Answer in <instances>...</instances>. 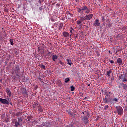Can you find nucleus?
Instances as JSON below:
<instances>
[{"mask_svg": "<svg viewBox=\"0 0 127 127\" xmlns=\"http://www.w3.org/2000/svg\"><path fill=\"white\" fill-rule=\"evenodd\" d=\"M110 94H111V92L107 90H105L104 96L105 98H103L104 104H106V103H110V102L112 101V98L110 97Z\"/></svg>", "mask_w": 127, "mask_h": 127, "instance_id": "nucleus-1", "label": "nucleus"}, {"mask_svg": "<svg viewBox=\"0 0 127 127\" xmlns=\"http://www.w3.org/2000/svg\"><path fill=\"white\" fill-rule=\"evenodd\" d=\"M13 72L15 73L18 80H20V76H19V74H20V68L19 67V65H15V68L13 69Z\"/></svg>", "mask_w": 127, "mask_h": 127, "instance_id": "nucleus-2", "label": "nucleus"}, {"mask_svg": "<svg viewBox=\"0 0 127 127\" xmlns=\"http://www.w3.org/2000/svg\"><path fill=\"white\" fill-rule=\"evenodd\" d=\"M85 11V13H86V14H88V13H90V9L88 8V7L87 6H84L82 8H77V12L79 13H83Z\"/></svg>", "mask_w": 127, "mask_h": 127, "instance_id": "nucleus-3", "label": "nucleus"}, {"mask_svg": "<svg viewBox=\"0 0 127 127\" xmlns=\"http://www.w3.org/2000/svg\"><path fill=\"white\" fill-rule=\"evenodd\" d=\"M116 112H117L118 114L120 116H122L124 114V110H123V107L120 106H116Z\"/></svg>", "mask_w": 127, "mask_h": 127, "instance_id": "nucleus-4", "label": "nucleus"}, {"mask_svg": "<svg viewBox=\"0 0 127 127\" xmlns=\"http://www.w3.org/2000/svg\"><path fill=\"white\" fill-rule=\"evenodd\" d=\"M2 31H1L0 32V37L1 38H0V39H2L3 38H4V39H6L7 37V35H6V32L5 31V30L3 29V28H2Z\"/></svg>", "mask_w": 127, "mask_h": 127, "instance_id": "nucleus-5", "label": "nucleus"}, {"mask_svg": "<svg viewBox=\"0 0 127 127\" xmlns=\"http://www.w3.org/2000/svg\"><path fill=\"white\" fill-rule=\"evenodd\" d=\"M119 79L122 80V83H127V74H122L119 76Z\"/></svg>", "mask_w": 127, "mask_h": 127, "instance_id": "nucleus-6", "label": "nucleus"}, {"mask_svg": "<svg viewBox=\"0 0 127 127\" xmlns=\"http://www.w3.org/2000/svg\"><path fill=\"white\" fill-rule=\"evenodd\" d=\"M89 117H90V114H88L87 116H85L82 118L83 121L84 122V124H85L86 125H87V124L89 123V119H89Z\"/></svg>", "mask_w": 127, "mask_h": 127, "instance_id": "nucleus-7", "label": "nucleus"}, {"mask_svg": "<svg viewBox=\"0 0 127 127\" xmlns=\"http://www.w3.org/2000/svg\"><path fill=\"white\" fill-rule=\"evenodd\" d=\"M0 103H1L2 104H3L4 105H5V104L9 105V102L8 101V100L5 99L0 98Z\"/></svg>", "mask_w": 127, "mask_h": 127, "instance_id": "nucleus-8", "label": "nucleus"}, {"mask_svg": "<svg viewBox=\"0 0 127 127\" xmlns=\"http://www.w3.org/2000/svg\"><path fill=\"white\" fill-rule=\"evenodd\" d=\"M12 122L13 124H14L15 127H18L19 126V125H20V124H19V122H18L17 121V120H16L15 119H12Z\"/></svg>", "mask_w": 127, "mask_h": 127, "instance_id": "nucleus-9", "label": "nucleus"}, {"mask_svg": "<svg viewBox=\"0 0 127 127\" xmlns=\"http://www.w3.org/2000/svg\"><path fill=\"white\" fill-rule=\"evenodd\" d=\"M86 20H90L93 18V14H89L88 15L85 16Z\"/></svg>", "mask_w": 127, "mask_h": 127, "instance_id": "nucleus-10", "label": "nucleus"}, {"mask_svg": "<svg viewBox=\"0 0 127 127\" xmlns=\"http://www.w3.org/2000/svg\"><path fill=\"white\" fill-rule=\"evenodd\" d=\"M120 85L121 86H122L123 90H126L127 89V84L124 83V82L121 83Z\"/></svg>", "mask_w": 127, "mask_h": 127, "instance_id": "nucleus-11", "label": "nucleus"}, {"mask_svg": "<svg viewBox=\"0 0 127 127\" xmlns=\"http://www.w3.org/2000/svg\"><path fill=\"white\" fill-rule=\"evenodd\" d=\"M94 26H100V21L99 20L96 19L93 23Z\"/></svg>", "mask_w": 127, "mask_h": 127, "instance_id": "nucleus-12", "label": "nucleus"}, {"mask_svg": "<svg viewBox=\"0 0 127 127\" xmlns=\"http://www.w3.org/2000/svg\"><path fill=\"white\" fill-rule=\"evenodd\" d=\"M63 35L65 38L70 37V34L66 31L64 32Z\"/></svg>", "mask_w": 127, "mask_h": 127, "instance_id": "nucleus-13", "label": "nucleus"}, {"mask_svg": "<svg viewBox=\"0 0 127 127\" xmlns=\"http://www.w3.org/2000/svg\"><path fill=\"white\" fill-rule=\"evenodd\" d=\"M6 92L9 97H11V91H10V89H9V88H7L6 89Z\"/></svg>", "mask_w": 127, "mask_h": 127, "instance_id": "nucleus-14", "label": "nucleus"}, {"mask_svg": "<svg viewBox=\"0 0 127 127\" xmlns=\"http://www.w3.org/2000/svg\"><path fill=\"white\" fill-rule=\"evenodd\" d=\"M38 111L39 112L40 114H42V113H43V108L39 105L38 108Z\"/></svg>", "mask_w": 127, "mask_h": 127, "instance_id": "nucleus-15", "label": "nucleus"}, {"mask_svg": "<svg viewBox=\"0 0 127 127\" xmlns=\"http://www.w3.org/2000/svg\"><path fill=\"white\" fill-rule=\"evenodd\" d=\"M42 125L43 127H51V124H50V123H43Z\"/></svg>", "mask_w": 127, "mask_h": 127, "instance_id": "nucleus-16", "label": "nucleus"}, {"mask_svg": "<svg viewBox=\"0 0 127 127\" xmlns=\"http://www.w3.org/2000/svg\"><path fill=\"white\" fill-rule=\"evenodd\" d=\"M122 62L123 61L122 60V59H121L120 58L117 59V63L118 64H119V65H122Z\"/></svg>", "mask_w": 127, "mask_h": 127, "instance_id": "nucleus-17", "label": "nucleus"}, {"mask_svg": "<svg viewBox=\"0 0 127 127\" xmlns=\"http://www.w3.org/2000/svg\"><path fill=\"white\" fill-rule=\"evenodd\" d=\"M66 61L67 62L68 65H69V66H72V61H71V59H67Z\"/></svg>", "mask_w": 127, "mask_h": 127, "instance_id": "nucleus-18", "label": "nucleus"}, {"mask_svg": "<svg viewBox=\"0 0 127 127\" xmlns=\"http://www.w3.org/2000/svg\"><path fill=\"white\" fill-rule=\"evenodd\" d=\"M52 58L53 61H56V59H57V58H58V56H57V55H54L52 56Z\"/></svg>", "mask_w": 127, "mask_h": 127, "instance_id": "nucleus-19", "label": "nucleus"}, {"mask_svg": "<svg viewBox=\"0 0 127 127\" xmlns=\"http://www.w3.org/2000/svg\"><path fill=\"white\" fill-rule=\"evenodd\" d=\"M58 27H59L58 28L59 30H60L61 29H62V27H63V23H61L59 24Z\"/></svg>", "mask_w": 127, "mask_h": 127, "instance_id": "nucleus-20", "label": "nucleus"}, {"mask_svg": "<svg viewBox=\"0 0 127 127\" xmlns=\"http://www.w3.org/2000/svg\"><path fill=\"white\" fill-rule=\"evenodd\" d=\"M111 73H113V71H112V70H110L109 71H107L106 72V74H107L108 77H111Z\"/></svg>", "mask_w": 127, "mask_h": 127, "instance_id": "nucleus-21", "label": "nucleus"}, {"mask_svg": "<svg viewBox=\"0 0 127 127\" xmlns=\"http://www.w3.org/2000/svg\"><path fill=\"white\" fill-rule=\"evenodd\" d=\"M16 117H21L22 116V112H17L16 114Z\"/></svg>", "mask_w": 127, "mask_h": 127, "instance_id": "nucleus-22", "label": "nucleus"}, {"mask_svg": "<svg viewBox=\"0 0 127 127\" xmlns=\"http://www.w3.org/2000/svg\"><path fill=\"white\" fill-rule=\"evenodd\" d=\"M58 64H60V65H61V66H64L65 65V64H64V63L62 62L61 61H60L58 62Z\"/></svg>", "mask_w": 127, "mask_h": 127, "instance_id": "nucleus-23", "label": "nucleus"}, {"mask_svg": "<svg viewBox=\"0 0 127 127\" xmlns=\"http://www.w3.org/2000/svg\"><path fill=\"white\" fill-rule=\"evenodd\" d=\"M33 118V117L30 116H28L27 117V119L28 120V121H31V120H32Z\"/></svg>", "mask_w": 127, "mask_h": 127, "instance_id": "nucleus-24", "label": "nucleus"}, {"mask_svg": "<svg viewBox=\"0 0 127 127\" xmlns=\"http://www.w3.org/2000/svg\"><path fill=\"white\" fill-rule=\"evenodd\" d=\"M64 82L65 83H69V82H70V78H69L68 77L65 78Z\"/></svg>", "mask_w": 127, "mask_h": 127, "instance_id": "nucleus-25", "label": "nucleus"}, {"mask_svg": "<svg viewBox=\"0 0 127 127\" xmlns=\"http://www.w3.org/2000/svg\"><path fill=\"white\" fill-rule=\"evenodd\" d=\"M80 20L83 22L84 20H86V16L82 17L80 18Z\"/></svg>", "mask_w": 127, "mask_h": 127, "instance_id": "nucleus-26", "label": "nucleus"}, {"mask_svg": "<svg viewBox=\"0 0 127 127\" xmlns=\"http://www.w3.org/2000/svg\"><path fill=\"white\" fill-rule=\"evenodd\" d=\"M10 43L11 45H13V44H14V43H13V39H10Z\"/></svg>", "mask_w": 127, "mask_h": 127, "instance_id": "nucleus-27", "label": "nucleus"}, {"mask_svg": "<svg viewBox=\"0 0 127 127\" xmlns=\"http://www.w3.org/2000/svg\"><path fill=\"white\" fill-rule=\"evenodd\" d=\"M70 89H71V91H72V92H73V91H74L75 90V87H74V86H71V87H70Z\"/></svg>", "mask_w": 127, "mask_h": 127, "instance_id": "nucleus-28", "label": "nucleus"}, {"mask_svg": "<svg viewBox=\"0 0 127 127\" xmlns=\"http://www.w3.org/2000/svg\"><path fill=\"white\" fill-rule=\"evenodd\" d=\"M29 124L30 127H32L33 125L34 126L35 125V124H33V122H30Z\"/></svg>", "mask_w": 127, "mask_h": 127, "instance_id": "nucleus-29", "label": "nucleus"}, {"mask_svg": "<svg viewBox=\"0 0 127 127\" xmlns=\"http://www.w3.org/2000/svg\"><path fill=\"white\" fill-rule=\"evenodd\" d=\"M82 22H83L80 19H79L78 21H77L78 25H80V24H81V23H82Z\"/></svg>", "mask_w": 127, "mask_h": 127, "instance_id": "nucleus-30", "label": "nucleus"}, {"mask_svg": "<svg viewBox=\"0 0 127 127\" xmlns=\"http://www.w3.org/2000/svg\"><path fill=\"white\" fill-rule=\"evenodd\" d=\"M14 51H15V54H16V55H17V54H18V53H19V51H18V50H17V49H15L14 50Z\"/></svg>", "mask_w": 127, "mask_h": 127, "instance_id": "nucleus-31", "label": "nucleus"}, {"mask_svg": "<svg viewBox=\"0 0 127 127\" xmlns=\"http://www.w3.org/2000/svg\"><path fill=\"white\" fill-rule=\"evenodd\" d=\"M33 107H37L38 106V103L37 102H34V103L33 104Z\"/></svg>", "mask_w": 127, "mask_h": 127, "instance_id": "nucleus-32", "label": "nucleus"}, {"mask_svg": "<svg viewBox=\"0 0 127 127\" xmlns=\"http://www.w3.org/2000/svg\"><path fill=\"white\" fill-rule=\"evenodd\" d=\"M41 68H42V69H43L44 70H45V66L43 64L41 65Z\"/></svg>", "mask_w": 127, "mask_h": 127, "instance_id": "nucleus-33", "label": "nucleus"}, {"mask_svg": "<svg viewBox=\"0 0 127 127\" xmlns=\"http://www.w3.org/2000/svg\"><path fill=\"white\" fill-rule=\"evenodd\" d=\"M113 102H115V103H117V102H118V98H114L113 99Z\"/></svg>", "mask_w": 127, "mask_h": 127, "instance_id": "nucleus-34", "label": "nucleus"}, {"mask_svg": "<svg viewBox=\"0 0 127 127\" xmlns=\"http://www.w3.org/2000/svg\"><path fill=\"white\" fill-rule=\"evenodd\" d=\"M104 110H108V109H109V106L108 105H106L105 106H104Z\"/></svg>", "mask_w": 127, "mask_h": 127, "instance_id": "nucleus-35", "label": "nucleus"}, {"mask_svg": "<svg viewBox=\"0 0 127 127\" xmlns=\"http://www.w3.org/2000/svg\"><path fill=\"white\" fill-rule=\"evenodd\" d=\"M20 122H22V119L21 118H18V122L19 123H20Z\"/></svg>", "mask_w": 127, "mask_h": 127, "instance_id": "nucleus-36", "label": "nucleus"}, {"mask_svg": "<svg viewBox=\"0 0 127 127\" xmlns=\"http://www.w3.org/2000/svg\"><path fill=\"white\" fill-rule=\"evenodd\" d=\"M79 37V35L78 34H76L74 37L75 39H77Z\"/></svg>", "mask_w": 127, "mask_h": 127, "instance_id": "nucleus-37", "label": "nucleus"}, {"mask_svg": "<svg viewBox=\"0 0 127 127\" xmlns=\"http://www.w3.org/2000/svg\"><path fill=\"white\" fill-rule=\"evenodd\" d=\"M102 22H104V21H105V16H104L102 17Z\"/></svg>", "mask_w": 127, "mask_h": 127, "instance_id": "nucleus-38", "label": "nucleus"}, {"mask_svg": "<svg viewBox=\"0 0 127 127\" xmlns=\"http://www.w3.org/2000/svg\"><path fill=\"white\" fill-rule=\"evenodd\" d=\"M74 29H73L72 27H71L70 30V32L72 33V31H74Z\"/></svg>", "mask_w": 127, "mask_h": 127, "instance_id": "nucleus-39", "label": "nucleus"}, {"mask_svg": "<svg viewBox=\"0 0 127 127\" xmlns=\"http://www.w3.org/2000/svg\"><path fill=\"white\" fill-rule=\"evenodd\" d=\"M54 26H55V27H56L57 26H58V24H57V23H55L54 24Z\"/></svg>", "mask_w": 127, "mask_h": 127, "instance_id": "nucleus-40", "label": "nucleus"}, {"mask_svg": "<svg viewBox=\"0 0 127 127\" xmlns=\"http://www.w3.org/2000/svg\"><path fill=\"white\" fill-rule=\"evenodd\" d=\"M38 88V86H37V85H36L35 86V90H37V88Z\"/></svg>", "mask_w": 127, "mask_h": 127, "instance_id": "nucleus-41", "label": "nucleus"}, {"mask_svg": "<svg viewBox=\"0 0 127 127\" xmlns=\"http://www.w3.org/2000/svg\"><path fill=\"white\" fill-rule=\"evenodd\" d=\"M33 122V124H35L36 123V120H34L33 121H31Z\"/></svg>", "mask_w": 127, "mask_h": 127, "instance_id": "nucleus-42", "label": "nucleus"}, {"mask_svg": "<svg viewBox=\"0 0 127 127\" xmlns=\"http://www.w3.org/2000/svg\"><path fill=\"white\" fill-rule=\"evenodd\" d=\"M5 122L8 123V122H9V119H7L6 120H5Z\"/></svg>", "mask_w": 127, "mask_h": 127, "instance_id": "nucleus-43", "label": "nucleus"}, {"mask_svg": "<svg viewBox=\"0 0 127 127\" xmlns=\"http://www.w3.org/2000/svg\"><path fill=\"white\" fill-rule=\"evenodd\" d=\"M39 10H42V7H40L39 8Z\"/></svg>", "mask_w": 127, "mask_h": 127, "instance_id": "nucleus-44", "label": "nucleus"}, {"mask_svg": "<svg viewBox=\"0 0 127 127\" xmlns=\"http://www.w3.org/2000/svg\"><path fill=\"white\" fill-rule=\"evenodd\" d=\"M110 63H114V61H113V60H110Z\"/></svg>", "mask_w": 127, "mask_h": 127, "instance_id": "nucleus-45", "label": "nucleus"}, {"mask_svg": "<svg viewBox=\"0 0 127 127\" xmlns=\"http://www.w3.org/2000/svg\"><path fill=\"white\" fill-rule=\"evenodd\" d=\"M88 97H85L84 98V99H85V100H88Z\"/></svg>", "mask_w": 127, "mask_h": 127, "instance_id": "nucleus-46", "label": "nucleus"}, {"mask_svg": "<svg viewBox=\"0 0 127 127\" xmlns=\"http://www.w3.org/2000/svg\"><path fill=\"white\" fill-rule=\"evenodd\" d=\"M51 20L52 22H53V21H54V19L51 18Z\"/></svg>", "mask_w": 127, "mask_h": 127, "instance_id": "nucleus-47", "label": "nucleus"}, {"mask_svg": "<svg viewBox=\"0 0 127 127\" xmlns=\"http://www.w3.org/2000/svg\"><path fill=\"white\" fill-rule=\"evenodd\" d=\"M56 5L58 6H60V4H57Z\"/></svg>", "mask_w": 127, "mask_h": 127, "instance_id": "nucleus-48", "label": "nucleus"}, {"mask_svg": "<svg viewBox=\"0 0 127 127\" xmlns=\"http://www.w3.org/2000/svg\"><path fill=\"white\" fill-rule=\"evenodd\" d=\"M38 79H39V80H40V81H41V78L39 77Z\"/></svg>", "mask_w": 127, "mask_h": 127, "instance_id": "nucleus-49", "label": "nucleus"}, {"mask_svg": "<svg viewBox=\"0 0 127 127\" xmlns=\"http://www.w3.org/2000/svg\"><path fill=\"white\" fill-rule=\"evenodd\" d=\"M114 77H113L112 78H111V81H114Z\"/></svg>", "mask_w": 127, "mask_h": 127, "instance_id": "nucleus-50", "label": "nucleus"}, {"mask_svg": "<svg viewBox=\"0 0 127 127\" xmlns=\"http://www.w3.org/2000/svg\"><path fill=\"white\" fill-rule=\"evenodd\" d=\"M5 11H6V12H8L7 9H5Z\"/></svg>", "mask_w": 127, "mask_h": 127, "instance_id": "nucleus-51", "label": "nucleus"}, {"mask_svg": "<svg viewBox=\"0 0 127 127\" xmlns=\"http://www.w3.org/2000/svg\"><path fill=\"white\" fill-rule=\"evenodd\" d=\"M82 114H83V115H84L85 114V112H83Z\"/></svg>", "mask_w": 127, "mask_h": 127, "instance_id": "nucleus-52", "label": "nucleus"}, {"mask_svg": "<svg viewBox=\"0 0 127 127\" xmlns=\"http://www.w3.org/2000/svg\"><path fill=\"white\" fill-rule=\"evenodd\" d=\"M88 87H90V86H91V85L88 84Z\"/></svg>", "mask_w": 127, "mask_h": 127, "instance_id": "nucleus-53", "label": "nucleus"}, {"mask_svg": "<svg viewBox=\"0 0 127 127\" xmlns=\"http://www.w3.org/2000/svg\"><path fill=\"white\" fill-rule=\"evenodd\" d=\"M50 54V52H49L48 53V54Z\"/></svg>", "mask_w": 127, "mask_h": 127, "instance_id": "nucleus-54", "label": "nucleus"}, {"mask_svg": "<svg viewBox=\"0 0 127 127\" xmlns=\"http://www.w3.org/2000/svg\"><path fill=\"white\" fill-rule=\"evenodd\" d=\"M109 53H111V51H109Z\"/></svg>", "mask_w": 127, "mask_h": 127, "instance_id": "nucleus-55", "label": "nucleus"}, {"mask_svg": "<svg viewBox=\"0 0 127 127\" xmlns=\"http://www.w3.org/2000/svg\"><path fill=\"white\" fill-rule=\"evenodd\" d=\"M102 91V92L103 93V89H102V91Z\"/></svg>", "mask_w": 127, "mask_h": 127, "instance_id": "nucleus-56", "label": "nucleus"}, {"mask_svg": "<svg viewBox=\"0 0 127 127\" xmlns=\"http://www.w3.org/2000/svg\"><path fill=\"white\" fill-rule=\"evenodd\" d=\"M15 64V62H14V64Z\"/></svg>", "mask_w": 127, "mask_h": 127, "instance_id": "nucleus-57", "label": "nucleus"}, {"mask_svg": "<svg viewBox=\"0 0 127 127\" xmlns=\"http://www.w3.org/2000/svg\"><path fill=\"white\" fill-rule=\"evenodd\" d=\"M126 72H127V69L126 70Z\"/></svg>", "mask_w": 127, "mask_h": 127, "instance_id": "nucleus-58", "label": "nucleus"}, {"mask_svg": "<svg viewBox=\"0 0 127 127\" xmlns=\"http://www.w3.org/2000/svg\"><path fill=\"white\" fill-rule=\"evenodd\" d=\"M72 36V34H71V35H70V36Z\"/></svg>", "mask_w": 127, "mask_h": 127, "instance_id": "nucleus-59", "label": "nucleus"}, {"mask_svg": "<svg viewBox=\"0 0 127 127\" xmlns=\"http://www.w3.org/2000/svg\"><path fill=\"white\" fill-rule=\"evenodd\" d=\"M42 45H44V44H43Z\"/></svg>", "mask_w": 127, "mask_h": 127, "instance_id": "nucleus-60", "label": "nucleus"}, {"mask_svg": "<svg viewBox=\"0 0 127 127\" xmlns=\"http://www.w3.org/2000/svg\"><path fill=\"white\" fill-rule=\"evenodd\" d=\"M39 2H40V1H39Z\"/></svg>", "mask_w": 127, "mask_h": 127, "instance_id": "nucleus-61", "label": "nucleus"}, {"mask_svg": "<svg viewBox=\"0 0 127 127\" xmlns=\"http://www.w3.org/2000/svg\"><path fill=\"white\" fill-rule=\"evenodd\" d=\"M11 105H12V104L11 103Z\"/></svg>", "mask_w": 127, "mask_h": 127, "instance_id": "nucleus-62", "label": "nucleus"}]
</instances>
